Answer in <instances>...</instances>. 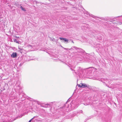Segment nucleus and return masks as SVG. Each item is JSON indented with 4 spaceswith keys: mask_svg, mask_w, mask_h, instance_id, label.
<instances>
[{
    "mask_svg": "<svg viewBox=\"0 0 122 122\" xmlns=\"http://www.w3.org/2000/svg\"><path fill=\"white\" fill-rule=\"evenodd\" d=\"M20 8L21 9L23 10L24 11H26V10L23 7L21 6H20Z\"/></svg>",
    "mask_w": 122,
    "mask_h": 122,
    "instance_id": "obj_7",
    "label": "nucleus"
},
{
    "mask_svg": "<svg viewBox=\"0 0 122 122\" xmlns=\"http://www.w3.org/2000/svg\"><path fill=\"white\" fill-rule=\"evenodd\" d=\"M17 56V53H13L11 55V56L12 58H14Z\"/></svg>",
    "mask_w": 122,
    "mask_h": 122,
    "instance_id": "obj_3",
    "label": "nucleus"
},
{
    "mask_svg": "<svg viewBox=\"0 0 122 122\" xmlns=\"http://www.w3.org/2000/svg\"><path fill=\"white\" fill-rule=\"evenodd\" d=\"M51 38V40H52V41H54V38Z\"/></svg>",
    "mask_w": 122,
    "mask_h": 122,
    "instance_id": "obj_12",
    "label": "nucleus"
},
{
    "mask_svg": "<svg viewBox=\"0 0 122 122\" xmlns=\"http://www.w3.org/2000/svg\"><path fill=\"white\" fill-rule=\"evenodd\" d=\"M78 49V48L75 46L72 47L71 49H72L73 50H77Z\"/></svg>",
    "mask_w": 122,
    "mask_h": 122,
    "instance_id": "obj_4",
    "label": "nucleus"
},
{
    "mask_svg": "<svg viewBox=\"0 0 122 122\" xmlns=\"http://www.w3.org/2000/svg\"><path fill=\"white\" fill-rule=\"evenodd\" d=\"M71 69L72 70V71H75L74 70H73L72 69V68H71Z\"/></svg>",
    "mask_w": 122,
    "mask_h": 122,
    "instance_id": "obj_16",
    "label": "nucleus"
},
{
    "mask_svg": "<svg viewBox=\"0 0 122 122\" xmlns=\"http://www.w3.org/2000/svg\"><path fill=\"white\" fill-rule=\"evenodd\" d=\"M64 48V49H65V50H67V49H67V48Z\"/></svg>",
    "mask_w": 122,
    "mask_h": 122,
    "instance_id": "obj_14",
    "label": "nucleus"
},
{
    "mask_svg": "<svg viewBox=\"0 0 122 122\" xmlns=\"http://www.w3.org/2000/svg\"><path fill=\"white\" fill-rule=\"evenodd\" d=\"M80 87L85 88L86 87H88L89 86L85 84L81 83L80 85H78Z\"/></svg>",
    "mask_w": 122,
    "mask_h": 122,
    "instance_id": "obj_1",
    "label": "nucleus"
},
{
    "mask_svg": "<svg viewBox=\"0 0 122 122\" xmlns=\"http://www.w3.org/2000/svg\"><path fill=\"white\" fill-rule=\"evenodd\" d=\"M37 103L39 105L40 104L41 107H44V106L43 105V104H41L40 103L38 102H37Z\"/></svg>",
    "mask_w": 122,
    "mask_h": 122,
    "instance_id": "obj_10",
    "label": "nucleus"
},
{
    "mask_svg": "<svg viewBox=\"0 0 122 122\" xmlns=\"http://www.w3.org/2000/svg\"><path fill=\"white\" fill-rule=\"evenodd\" d=\"M53 102H51L49 103H47L46 104H44L45 105H46L47 106H52V104Z\"/></svg>",
    "mask_w": 122,
    "mask_h": 122,
    "instance_id": "obj_5",
    "label": "nucleus"
},
{
    "mask_svg": "<svg viewBox=\"0 0 122 122\" xmlns=\"http://www.w3.org/2000/svg\"><path fill=\"white\" fill-rule=\"evenodd\" d=\"M72 42L73 43H74V42H73V41H72Z\"/></svg>",
    "mask_w": 122,
    "mask_h": 122,
    "instance_id": "obj_18",
    "label": "nucleus"
},
{
    "mask_svg": "<svg viewBox=\"0 0 122 122\" xmlns=\"http://www.w3.org/2000/svg\"><path fill=\"white\" fill-rule=\"evenodd\" d=\"M82 69L80 67H78L77 68V71L76 72H75V73H77L79 74V73L80 72L81 70Z\"/></svg>",
    "mask_w": 122,
    "mask_h": 122,
    "instance_id": "obj_2",
    "label": "nucleus"
},
{
    "mask_svg": "<svg viewBox=\"0 0 122 122\" xmlns=\"http://www.w3.org/2000/svg\"><path fill=\"white\" fill-rule=\"evenodd\" d=\"M59 38L61 40H62V41H63L64 40V38L61 37H60Z\"/></svg>",
    "mask_w": 122,
    "mask_h": 122,
    "instance_id": "obj_11",
    "label": "nucleus"
},
{
    "mask_svg": "<svg viewBox=\"0 0 122 122\" xmlns=\"http://www.w3.org/2000/svg\"><path fill=\"white\" fill-rule=\"evenodd\" d=\"M63 41L65 42H66V43H68V40L67 39L65 38Z\"/></svg>",
    "mask_w": 122,
    "mask_h": 122,
    "instance_id": "obj_9",
    "label": "nucleus"
},
{
    "mask_svg": "<svg viewBox=\"0 0 122 122\" xmlns=\"http://www.w3.org/2000/svg\"><path fill=\"white\" fill-rule=\"evenodd\" d=\"M67 104H68V106H67V107H71L72 106L71 105L70 103H68ZM65 106H66V104L65 105Z\"/></svg>",
    "mask_w": 122,
    "mask_h": 122,
    "instance_id": "obj_6",
    "label": "nucleus"
},
{
    "mask_svg": "<svg viewBox=\"0 0 122 122\" xmlns=\"http://www.w3.org/2000/svg\"><path fill=\"white\" fill-rule=\"evenodd\" d=\"M69 101H70L69 100V99H68V100L67 102H68Z\"/></svg>",
    "mask_w": 122,
    "mask_h": 122,
    "instance_id": "obj_17",
    "label": "nucleus"
},
{
    "mask_svg": "<svg viewBox=\"0 0 122 122\" xmlns=\"http://www.w3.org/2000/svg\"><path fill=\"white\" fill-rule=\"evenodd\" d=\"M14 42H15L19 44V41H17V40L15 39L14 40Z\"/></svg>",
    "mask_w": 122,
    "mask_h": 122,
    "instance_id": "obj_8",
    "label": "nucleus"
},
{
    "mask_svg": "<svg viewBox=\"0 0 122 122\" xmlns=\"http://www.w3.org/2000/svg\"><path fill=\"white\" fill-rule=\"evenodd\" d=\"M34 117L33 118H32L31 120H30L29 121V122H31V120H32V119H33V118H34Z\"/></svg>",
    "mask_w": 122,
    "mask_h": 122,
    "instance_id": "obj_13",
    "label": "nucleus"
},
{
    "mask_svg": "<svg viewBox=\"0 0 122 122\" xmlns=\"http://www.w3.org/2000/svg\"><path fill=\"white\" fill-rule=\"evenodd\" d=\"M29 47L30 46V47H31V46H31V45H29Z\"/></svg>",
    "mask_w": 122,
    "mask_h": 122,
    "instance_id": "obj_15",
    "label": "nucleus"
}]
</instances>
